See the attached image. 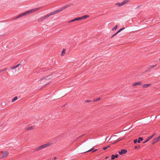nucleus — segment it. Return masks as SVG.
I'll list each match as a JSON object with an SVG mask.
<instances>
[{
  "label": "nucleus",
  "instance_id": "39448f33",
  "mask_svg": "<svg viewBox=\"0 0 160 160\" xmlns=\"http://www.w3.org/2000/svg\"><path fill=\"white\" fill-rule=\"evenodd\" d=\"M160 141V135L158 137L155 138L153 139L152 144H154L159 142Z\"/></svg>",
  "mask_w": 160,
  "mask_h": 160
},
{
  "label": "nucleus",
  "instance_id": "ddd939ff",
  "mask_svg": "<svg viewBox=\"0 0 160 160\" xmlns=\"http://www.w3.org/2000/svg\"><path fill=\"white\" fill-rule=\"evenodd\" d=\"M20 65H21L20 64H18L16 66H14L11 67V70L15 69L16 68H17Z\"/></svg>",
  "mask_w": 160,
  "mask_h": 160
},
{
  "label": "nucleus",
  "instance_id": "5701e85b",
  "mask_svg": "<svg viewBox=\"0 0 160 160\" xmlns=\"http://www.w3.org/2000/svg\"><path fill=\"white\" fill-rule=\"evenodd\" d=\"M118 28V26L117 25H116L112 29V31L115 30L117 29Z\"/></svg>",
  "mask_w": 160,
  "mask_h": 160
},
{
  "label": "nucleus",
  "instance_id": "aec40b11",
  "mask_svg": "<svg viewBox=\"0 0 160 160\" xmlns=\"http://www.w3.org/2000/svg\"><path fill=\"white\" fill-rule=\"evenodd\" d=\"M143 139L142 138H138V143H140L141 142V141H142Z\"/></svg>",
  "mask_w": 160,
  "mask_h": 160
},
{
  "label": "nucleus",
  "instance_id": "e433bc0d",
  "mask_svg": "<svg viewBox=\"0 0 160 160\" xmlns=\"http://www.w3.org/2000/svg\"><path fill=\"white\" fill-rule=\"evenodd\" d=\"M110 147V146L108 145V146H107V148H108Z\"/></svg>",
  "mask_w": 160,
  "mask_h": 160
},
{
  "label": "nucleus",
  "instance_id": "a211bd4d",
  "mask_svg": "<svg viewBox=\"0 0 160 160\" xmlns=\"http://www.w3.org/2000/svg\"><path fill=\"white\" fill-rule=\"evenodd\" d=\"M34 128V126H30L26 128V130H30L33 129Z\"/></svg>",
  "mask_w": 160,
  "mask_h": 160
},
{
  "label": "nucleus",
  "instance_id": "4be33fe9",
  "mask_svg": "<svg viewBox=\"0 0 160 160\" xmlns=\"http://www.w3.org/2000/svg\"><path fill=\"white\" fill-rule=\"evenodd\" d=\"M41 149H42V148H41V147L40 146H39L36 148L35 150L36 151H38Z\"/></svg>",
  "mask_w": 160,
  "mask_h": 160
},
{
  "label": "nucleus",
  "instance_id": "412c9836",
  "mask_svg": "<svg viewBox=\"0 0 160 160\" xmlns=\"http://www.w3.org/2000/svg\"><path fill=\"white\" fill-rule=\"evenodd\" d=\"M18 99V97H15L14 98L12 99V102H13L16 100H17Z\"/></svg>",
  "mask_w": 160,
  "mask_h": 160
},
{
  "label": "nucleus",
  "instance_id": "2eb2a0df",
  "mask_svg": "<svg viewBox=\"0 0 160 160\" xmlns=\"http://www.w3.org/2000/svg\"><path fill=\"white\" fill-rule=\"evenodd\" d=\"M118 157V155L117 154L115 155H112L111 156V159L112 160L114 159L115 158H117Z\"/></svg>",
  "mask_w": 160,
  "mask_h": 160
},
{
  "label": "nucleus",
  "instance_id": "ea45409f",
  "mask_svg": "<svg viewBox=\"0 0 160 160\" xmlns=\"http://www.w3.org/2000/svg\"><path fill=\"white\" fill-rule=\"evenodd\" d=\"M108 158V157H107L106 158V159H107Z\"/></svg>",
  "mask_w": 160,
  "mask_h": 160
},
{
  "label": "nucleus",
  "instance_id": "473e14b6",
  "mask_svg": "<svg viewBox=\"0 0 160 160\" xmlns=\"http://www.w3.org/2000/svg\"><path fill=\"white\" fill-rule=\"evenodd\" d=\"M6 69H7V68H6L5 70L3 69V70H0V73L1 72H2V71H4L6 70Z\"/></svg>",
  "mask_w": 160,
  "mask_h": 160
},
{
  "label": "nucleus",
  "instance_id": "bb28decb",
  "mask_svg": "<svg viewBox=\"0 0 160 160\" xmlns=\"http://www.w3.org/2000/svg\"><path fill=\"white\" fill-rule=\"evenodd\" d=\"M75 21L79 20H81V17H79L75 19Z\"/></svg>",
  "mask_w": 160,
  "mask_h": 160
},
{
  "label": "nucleus",
  "instance_id": "b1692460",
  "mask_svg": "<svg viewBox=\"0 0 160 160\" xmlns=\"http://www.w3.org/2000/svg\"><path fill=\"white\" fill-rule=\"evenodd\" d=\"M124 29V28H122L120 29L116 33H117V34L120 32L121 31L123 30Z\"/></svg>",
  "mask_w": 160,
  "mask_h": 160
},
{
  "label": "nucleus",
  "instance_id": "0eeeda50",
  "mask_svg": "<svg viewBox=\"0 0 160 160\" xmlns=\"http://www.w3.org/2000/svg\"><path fill=\"white\" fill-rule=\"evenodd\" d=\"M51 16V15L49 14V15H47L46 16H44V17H41V18H39L38 19V22H40L42 21L44 19H45L46 18L48 17L49 16Z\"/></svg>",
  "mask_w": 160,
  "mask_h": 160
},
{
  "label": "nucleus",
  "instance_id": "4c0bfd02",
  "mask_svg": "<svg viewBox=\"0 0 160 160\" xmlns=\"http://www.w3.org/2000/svg\"><path fill=\"white\" fill-rule=\"evenodd\" d=\"M137 148L138 147L137 146H135L134 147L135 148V149H137Z\"/></svg>",
  "mask_w": 160,
  "mask_h": 160
},
{
  "label": "nucleus",
  "instance_id": "c85d7f7f",
  "mask_svg": "<svg viewBox=\"0 0 160 160\" xmlns=\"http://www.w3.org/2000/svg\"><path fill=\"white\" fill-rule=\"evenodd\" d=\"M100 99V98H97L94 99V101H97L99 100Z\"/></svg>",
  "mask_w": 160,
  "mask_h": 160
},
{
  "label": "nucleus",
  "instance_id": "58836bf2",
  "mask_svg": "<svg viewBox=\"0 0 160 160\" xmlns=\"http://www.w3.org/2000/svg\"><path fill=\"white\" fill-rule=\"evenodd\" d=\"M56 158H57L55 157L54 158V160H55Z\"/></svg>",
  "mask_w": 160,
  "mask_h": 160
},
{
  "label": "nucleus",
  "instance_id": "2f4dec72",
  "mask_svg": "<svg viewBox=\"0 0 160 160\" xmlns=\"http://www.w3.org/2000/svg\"><path fill=\"white\" fill-rule=\"evenodd\" d=\"M74 21H75V19H72V20H71L69 22H74Z\"/></svg>",
  "mask_w": 160,
  "mask_h": 160
},
{
  "label": "nucleus",
  "instance_id": "9d476101",
  "mask_svg": "<svg viewBox=\"0 0 160 160\" xmlns=\"http://www.w3.org/2000/svg\"><path fill=\"white\" fill-rule=\"evenodd\" d=\"M8 154V153L7 152H3L2 156V158L6 157L7 156Z\"/></svg>",
  "mask_w": 160,
  "mask_h": 160
},
{
  "label": "nucleus",
  "instance_id": "cd10ccee",
  "mask_svg": "<svg viewBox=\"0 0 160 160\" xmlns=\"http://www.w3.org/2000/svg\"><path fill=\"white\" fill-rule=\"evenodd\" d=\"M93 149V148H91V149H90V150H88L87 151H86L84 152H83V153H85V152H90V151H91V150H92V149Z\"/></svg>",
  "mask_w": 160,
  "mask_h": 160
},
{
  "label": "nucleus",
  "instance_id": "72a5a7b5",
  "mask_svg": "<svg viewBox=\"0 0 160 160\" xmlns=\"http://www.w3.org/2000/svg\"><path fill=\"white\" fill-rule=\"evenodd\" d=\"M107 148V147H103V149L104 150H106Z\"/></svg>",
  "mask_w": 160,
  "mask_h": 160
},
{
  "label": "nucleus",
  "instance_id": "c9c22d12",
  "mask_svg": "<svg viewBox=\"0 0 160 160\" xmlns=\"http://www.w3.org/2000/svg\"><path fill=\"white\" fill-rule=\"evenodd\" d=\"M97 149H95V150H94L93 151H92V152H95V151H97Z\"/></svg>",
  "mask_w": 160,
  "mask_h": 160
},
{
  "label": "nucleus",
  "instance_id": "423d86ee",
  "mask_svg": "<svg viewBox=\"0 0 160 160\" xmlns=\"http://www.w3.org/2000/svg\"><path fill=\"white\" fill-rule=\"evenodd\" d=\"M52 144V143H50V142H49V143H46V144H43L42 145H41V146H40L41 147V148H42V149H43V148H44L48 146H50V145H51Z\"/></svg>",
  "mask_w": 160,
  "mask_h": 160
},
{
  "label": "nucleus",
  "instance_id": "1a4fd4ad",
  "mask_svg": "<svg viewBox=\"0 0 160 160\" xmlns=\"http://www.w3.org/2000/svg\"><path fill=\"white\" fill-rule=\"evenodd\" d=\"M127 152V150L125 149H122L121 151L118 152L120 155H122V154H125Z\"/></svg>",
  "mask_w": 160,
  "mask_h": 160
},
{
  "label": "nucleus",
  "instance_id": "c756f323",
  "mask_svg": "<svg viewBox=\"0 0 160 160\" xmlns=\"http://www.w3.org/2000/svg\"><path fill=\"white\" fill-rule=\"evenodd\" d=\"M133 142L134 143H136L137 142H138V140L137 139H135L134 140Z\"/></svg>",
  "mask_w": 160,
  "mask_h": 160
},
{
  "label": "nucleus",
  "instance_id": "f704fd0d",
  "mask_svg": "<svg viewBox=\"0 0 160 160\" xmlns=\"http://www.w3.org/2000/svg\"><path fill=\"white\" fill-rule=\"evenodd\" d=\"M86 102H90V100H87L85 101Z\"/></svg>",
  "mask_w": 160,
  "mask_h": 160
},
{
  "label": "nucleus",
  "instance_id": "20e7f679",
  "mask_svg": "<svg viewBox=\"0 0 160 160\" xmlns=\"http://www.w3.org/2000/svg\"><path fill=\"white\" fill-rule=\"evenodd\" d=\"M67 7L66 6L64 7H62L60 9H58L57 10L53 12H51V14H50V15H52L54 14H56V13H57L59 12H61V11H62L64 9H65L66 8H67Z\"/></svg>",
  "mask_w": 160,
  "mask_h": 160
},
{
  "label": "nucleus",
  "instance_id": "f03ea898",
  "mask_svg": "<svg viewBox=\"0 0 160 160\" xmlns=\"http://www.w3.org/2000/svg\"><path fill=\"white\" fill-rule=\"evenodd\" d=\"M39 9V8H35L33 9L32 10H29L27 12H24L23 13H22V15L23 16H25L27 15V14H28L30 13L34 12L37 10H38Z\"/></svg>",
  "mask_w": 160,
  "mask_h": 160
},
{
  "label": "nucleus",
  "instance_id": "f257e3e1",
  "mask_svg": "<svg viewBox=\"0 0 160 160\" xmlns=\"http://www.w3.org/2000/svg\"><path fill=\"white\" fill-rule=\"evenodd\" d=\"M52 76L50 75L45 77L42 78L40 80V82L41 84H44V85H47L52 82Z\"/></svg>",
  "mask_w": 160,
  "mask_h": 160
},
{
  "label": "nucleus",
  "instance_id": "f3484780",
  "mask_svg": "<svg viewBox=\"0 0 160 160\" xmlns=\"http://www.w3.org/2000/svg\"><path fill=\"white\" fill-rule=\"evenodd\" d=\"M65 53H66L65 49H63L62 51L61 55L62 56H64L65 54Z\"/></svg>",
  "mask_w": 160,
  "mask_h": 160
},
{
  "label": "nucleus",
  "instance_id": "9b49d317",
  "mask_svg": "<svg viewBox=\"0 0 160 160\" xmlns=\"http://www.w3.org/2000/svg\"><path fill=\"white\" fill-rule=\"evenodd\" d=\"M141 84L142 83L141 82H135L133 83L132 86L134 87L136 86L141 85Z\"/></svg>",
  "mask_w": 160,
  "mask_h": 160
},
{
  "label": "nucleus",
  "instance_id": "4468645a",
  "mask_svg": "<svg viewBox=\"0 0 160 160\" xmlns=\"http://www.w3.org/2000/svg\"><path fill=\"white\" fill-rule=\"evenodd\" d=\"M151 86V84H144L142 85V87L143 88H146L148 87Z\"/></svg>",
  "mask_w": 160,
  "mask_h": 160
},
{
  "label": "nucleus",
  "instance_id": "7c9ffc66",
  "mask_svg": "<svg viewBox=\"0 0 160 160\" xmlns=\"http://www.w3.org/2000/svg\"><path fill=\"white\" fill-rule=\"evenodd\" d=\"M117 34V33L116 32L113 35H112L111 36V38H112L114 36H115V35H116Z\"/></svg>",
  "mask_w": 160,
  "mask_h": 160
},
{
  "label": "nucleus",
  "instance_id": "6e6552de",
  "mask_svg": "<svg viewBox=\"0 0 160 160\" xmlns=\"http://www.w3.org/2000/svg\"><path fill=\"white\" fill-rule=\"evenodd\" d=\"M154 135L155 134L148 137L146 139V141L143 142V143H145L148 142L150 139H152L154 136Z\"/></svg>",
  "mask_w": 160,
  "mask_h": 160
},
{
  "label": "nucleus",
  "instance_id": "393cba45",
  "mask_svg": "<svg viewBox=\"0 0 160 160\" xmlns=\"http://www.w3.org/2000/svg\"><path fill=\"white\" fill-rule=\"evenodd\" d=\"M156 65H153V66H152V65L150 66H149L148 68L149 69H151L152 68H153L154 67H155Z\"/></svg>",
  "mask_w": 160,
  "mask_h": 160
},
{
  "label": "nucleus",
  "instance_id": "7ed1b4c3",
  "mask_svg": "<svg viewBox=\"0 0 160 160\" xmlns=\"http://www.w3.org/2000/svg\"><path fill=\"white\" fill-rule=\"evenodd\" d=\"M67 7L66 6L64 7H62L60 9H58L57 10L53 12H51V14H50V15H52L54 14H56V13H57L59 12H61V11H62L64 9H65L66 8H67Z\"/></svg>",
  "mask_w": 160,
  "mask_h": 160
},
{
  "label": "nucleus",
  "instance_id": "f8f14e48",
  "mask_svg": "<svg viewBox=\"0 0 160 160\" xmlns=\"http://www.w3.org/2000/svg\"><path fill=\"white\" fill-rule=\"evenodd\" d=\"M130 2V0H124L122 2L123 5V6L125 4L128 3V2Z\"/></svg>",
  "mask_w": 160,
  "mask_h": 160
},
{
  "label": "nucleus",
  "instance_id": "6ab92c4d",
  "mask_svg": "<svg viewBox=\"0 0 160 160\" xmlns=\"http://www.w3.org/2000/svg\"><path fill=\"white\" fill-rule=\"evenodd\" d=\"M89 17L88 15H85L82 17H81V20L83 19H85L86 18H88Z\"/></svg>",
  "mask_w": 160,
  "mask_h": 160
},
{
  "label": "nucleus",
  "instance_id": "dca6fc26",
  "mask_svg": "<svg viewBox=\"0 0 160 160\" xmlns=\"http://www.w3.org/2000/svg\"><path fill=\"white\" fill-rule=\"evenodd\" d=\"M115 5L118 7H120L123 6L122 2L121 3L117 2L115 3Z\"/></svg>",
  "mask_w": 160,
  "mask_h": 160
},
{
  "label": "nucleus",
  "instance_id": "a878e982",
  "mask_svg": "<svg viewBox=\"0 0 160 160\" xmlns=\"http://www.w3.org/2000/svg\"><path fill=\"white\" fill-rule=\"evenodd\" d=\"M22 16H23L22 15V14L19 15H18L17 17L16 18H21V17H22Z\"/></svg>",
  "mask_w": 160,
  "mask_h": 160
}]
</instances>
